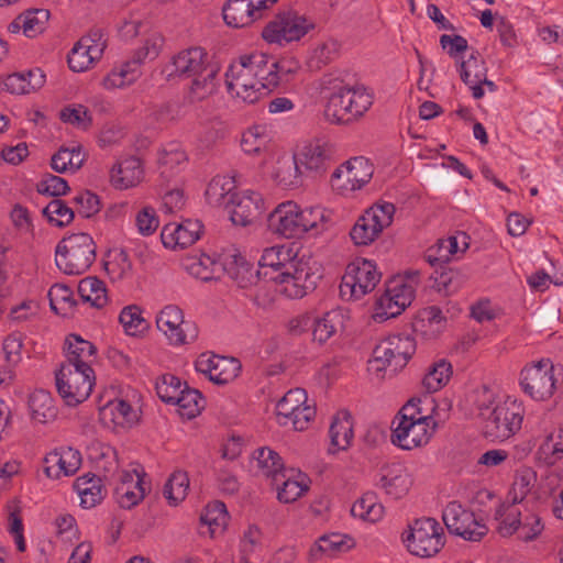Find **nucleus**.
<instances>
[{"mask_svg":"<svg viewBox=\"0 0 563 563\" xmlns=\"http://www.w3.org/2000/svg\"><path fill=\"white\" fill-rule=\"evenodd\" d=\"M334 155V146L325 140H314L309 144L305 145L302 150L294 156L291 164L287 165V169L294 167L295 178L298 175L307 172L313 176L322 175L330 166ZM286 168V165L279 167L276 177L284 185H292L294 181L287 179L285 176H280V173Z\"/></svg>","mask_w":563,"mask_h":563,"instance_id":"20e7f679","label":"nucleus"},{"mask_svg":"<svg viewBox=\"0 0 563 563\" xmlns=\"http://www.w3.org/2000/svg\"><path fill=\"white\" fill-rule=\"evenodd\" d=\"M452 375V366L445 360L433 363L422 379L427 393H435L444 387Z\"/></svg>","mask_w":563,"mask_h":563,"instance_id":"a18cd8bd","label":"nucleus"},{"mask_svg":"<svg viewBox=\"0 0 563 563\" xmlns=\"http://www.w3.org/2000/svg\"><path fill=\"white\" fill-rule=\"evenodd\" d=\"M140 75L139 66L133 65V59L125 63L121 68L113 69L104 79L103 86L107 89L120 88L133 82Z\"/></svg>","mask_w":563,"mask_h":563,"instance_id":"4d7b16f0","label":"nucleus"},{"mask_svg":"<svg viewBox=\"0 0 563 563\" xmlns=\"http://www.w3.org/2000/svg\"><path fill=\"white\" fill-rule=\"evenodd\" d=\"M49 306L57 314L68 316L77 305L73 290L62 284H55L48 291Z\"/></svg>","mask_w":563,"mask_h":563,"instance_id":"8fccbe9b","label":"nucleus"},{"mask_svg":"<svg viewBox=\"0 0 563 563\" xmlns=\"http://www.w3.org/2000/svg\"><path fill=\"white\" fill-rule=\"evenodd\" d=\"M416 351V343L409 335L394 334L382 340L373 351L369 361L375 369L389 371L395 374L404 368Z\"/></svg>","mask_w":563,"mask_h":563,"instance_id":"6e6552de","label":"nucleus"},{"mask_svg":"<svg viewBox=\"0 0 563 563\" xmlns=\"http://www.w3.org/2000/svg\"><path fill=\"white\" fill-rule=\"evenodd\" d=\"M29 409L32 420L38 423L54 421L58 413L52 395L43 389L35 390L30 395Z\"/></svg>","mask_w":563,"mask_h":563,"instance_id":"c756f323","label":"nucleus"},{"mask_svg":"<svg viewBox=\"0 0 563 563\" xmlns=\"http://www.w3.org/2000/svg\"><path fill=\"white\" fill-rule=\"evenodd\" d=\"M187 161L186 153L176 144H170L164 148L158 156V164L162 176L169 177L175 167Z\"/></svg>","mask_w":563,"mask_h":563,"instance_id":"052dcab7","label":"nucleus"},{"mask_svg":"<svg viewBox=\"0 0 563 563\" xmlns=\"http://www.w3.org/2000/svg\"><path fill=\"white\" fill-rule=\"evenodd\" d=\"M202 230V223L198 220H186L180 224L164 225L161 239L166 247L175 249L179 246L185 249L195 243Z\"/></svg>","mask_w":563,"mask_h":563,"instance_id":"b1692460","label":"nucleus"},{"mask_svg":"<svg viewBox=\"0 0 563 563\" xmlns=\"http://www.w3.org/2000/svg\"><path fill=\"white\" fill-rule=\"evenodd\" d=\"M467 279V273L460 269L449 268L441 272L435 282L439 290H444L446 294H450L456 291Z\"/></svg>","mask_w":563,"mask_h":563,"instance_id":"338daca9","label":"nucleus"},{"mask_svg":"<svg viewBox=\"0 0 563 563\" xmlns=\"http://www.w3.org/2000/svg\"><path fill=\"white\" fill-rule=\"evenodd\" d=\"M554 366L550 358L526 365L520 373V386L530 398L544 401L555 389Z\"/></svg>","mask_w":563,"mask_h":563,"instance_id":"f8f14e48","label":"nucleus"},{"mask_svg":"<svg viewBox=\"0 0 563 563\" xmlns=\"http://www.w3.org/2000/svg\"><path fill=\"white\" fill-rule=\"evenodd\" d=\"M257 275L283 285L286 296L302 298L317 287L321 271L316 261L298 257L291 249L272 246L264 250Z\"/></svg>","mask_w":563,"mask_h":563,"instance_id":"f257e3e1","label":"nucleus"},{"mask_svg":"<svg viewBox=\"0 0 563 563\" xmlns=\"http://www.w3.org/2000/svg\"><path fill=\"white\" fill-rule=\"evenodd\" d=\"M156 325L174 345L194 342L198 336L197 327L184 320L183 310L175 305L164 307L156 318Z\"/></svg>","mask_w":563,"mask_h":563,"instance_id":"dca6fc26","label":"nucleus"},{"mask_svg":"<svg viewBox=\"0 0 563 563\" xmlns=\"http://www.w3.org/2000/svg\"><path fill=\"white\" fill-rule=\"evenodd\" d=\"M218 70L219 69L213 66L210 69H206V71H202L200 75L191 77V85L188 91L190 102L202 101L216 92V77Z\"/></svg>","mask_w":563,"mask_h":563,"instance_id":"ea45409f","label":"nucleus"},{"mask_svg":"<svg viewBox=\"0 0 563 563\" xmlns=\"http://www.w3.org/2000/svg\"><path fill=\"white\" fill-rule=\"evenodd\" d=\"M373 176V167L364 157H354L340 165L332 174V189L342 196L361 189Z\"/></svg>","mask_w":563,"mask_h":563,"instance_id":"2eb2a0df","label":"nucleus"},{"mask_svg":"<svg viewBox=\"0 0 563 563\" xmlns=\"http://www.w3.org/2000/svg\"><path fill=\"white\" fill-rule=\"evenodd\" d=\"M230 214L235 225L246 227L255 222L264 212V200L256 191L234 192L231 199Z\"/></svg>","mask_w":563,"mask_h":563,"instance_id":"4be33fe9","label":"nucleus"},{"mask_svg":"<svg viewBox=\"0 0 563 563\" xmlns=\"http://www.w3.org/2000/svg\"><path fill=\"white\" fill-rule=\"evenodd\" d=\"M145 487L143 475L136 474L134 486L119 484L114 489V495L120 507L131 509L145 497Z\"/></svg>","mask_w":563,"mask_h":563,"instance_id":"de8ad7c7","label":"nucleus"},{"mask_svg":"<svg viewBox=\"0 0 563 563\" xmlns=\"http://www.w3.org/2000/svg\"><path fill=\"white\" fill-rule=\"evenodd\" d=\"M301 477V473L295 468H286V476L278 482L276 486L277 497L282 503H292L297 500L307 489L308 486L303 481L296 477Z\"/></svg>","mask_w":563,"mask_h":563,"instance_id":"a19ab883","label":"nucleus"},{"mask_svg":"<svg viewBox=\"0 0 563 563\" xmlns=\"http://www.w3.org/2000/svg\"><path fill=\"white\" fill-rule=\"evenodd\" d=\"M78 294L84 302L91 307L102 308L108 302L104 283L97 277H86L79 282Z\"/></svg>","mask_w":563,"mask_h":563,"instance_id":"79ce46f5","label":"nucleus"},{"mask_svg":"<svg viewBox=\"0 0 563 563\" xmlns=\"http://www.w3.org/2000/svg\"><path fill=\"white\" fill-rule=\"evenodd\" d=\"M185 268L194 277L202 282H209L219 278L222 272L223 262H217L207 254L200 256H190L185 262Z\"/></svg>","mask_w":563,"mask_h":563,"instance_id":"f704fd0d","label":"nucleus"},{"mask_svg":"<svg viewBox=\"0 0 563 563\" xmlns=\"http://www.w3.org/2000/svg\"><path fill=\"white\" fill-rule=\"evenodd\" d=\"M213 66L208 63V54L202 47H189L174 55L163 73L166 74L168 80L187 79L198 76Z\"/></svg>","mask_w":563,"mask_h":563,"instance_id":"6ab92c4d","label":"nucleus"},{"mask_svg":"<svg viewBox=\"0 0 563 563\" xmlns=\"http://www.w3.org/2000/svg\"><path fill=\"white\" fill-rule=\"evenodd\" d=\"M101 417L103 421L110 419L114 426L131 424L135 419L136 415L129 402L123 399H117L108 402L101 409Z\"/></svg>","mask_w":563,"mask_h":563,"instance_id":"c03bdc74","label":"nucleus"},{"mask_svg":"<svg viewBox=\"0 0 563 563\" xmlns=\"http://www.w3.org/2000/svg\"><path fill=\"white\" fill-rule=\"evenodd\" d=\"M314 416L316 408L305 404L295 409L291 415L279 418L278 423L284 427L291 426L294 430L302 431L308 428Z\"/></svg>","mask_w":563,"mask_h":563,"instance_id":"e2e57ef3","label":"nucleus"},{"mask_svg":"<svg viewBox=\"0 0 563 563\" xmlns=\"http://www.w3.org/2000/svg\"><path fill=\"white\" fill-rule=\"evenodd\" d=\"M344 327V314L341 310L333 309L320 317H313L312 338L319 344L328 342Z\"/></svg>","mask_w":563,"mask_h":563,"instance_id":"c85d7f7f","label":"nucleus"},{"mask_svg":"<svg viewBox=\"0 0 563 563\" xmlns=\"http://www.w3.org/2000/svg\"><path fill=\"white\" fill-rule=\"evenodd\" d=\"M395 206L389 202L377 203L367 209L353 225L350 235L356 245L371 244L393 222Z\"/></svg>","mask_w":563,"mask_h":563,"instance_id":"ddd939ff","label":"nucleus"},{"mask_svg":"<svg viewBox=\"0 0 563 563\" xmlns=\"http://www.w3.org/2000/svg\"><path fill=\"white\" fill-rule=\"evenodd\" d=\"M228 91L241 98L247 103L256 102L262 95L258 81L252 74L250 63L244 60V55L232 64L225 74Z\"/></svg>","mask_w":563,"mask_h":563,"instance_id":"a211bd4d","label":"nucleus"},{"mask_svg":"<svg viewBox=\"0 0 563 563\" xmlns=\"http://www.w3.org/2000/svg\"><path fill=\"white\" fill-rule=\"evenodd\" d=\"M563 428L550 432L540 444L537 459L542 466L552 468L563 460Z\"/></svg>","mask_w":563,"mask_h":563,"instance_id":"2f4dec72","label":"nucleus"},{"mask_svg":"<svg viewBox=\"0 0 563 563\" xmlns=\"http://www.w3.org/2000/svg\"><path fill=\"white\" fill-rule=\"evenodd\" d=\"M120 323L129 335H137L143 333L148 324L142 317V310L136 305L124 307L119 316Z\"/></svg>","mask_w":563,"mask_h":563,"instance_id":"603ef678","label":"nucleus"},{"mask_svg":"<svg viewBox=\"0 0 563 563\" xmlns=\"http://www.w3.org/2000/svg\"><path fill=\"white\" fill-rule=\"evenodd\" d=\"M353 545V539L347 536L340 533L324 534L311 547L309 556L311 561H317L323 554L331 556L336 552L346 551Z\"/></svg>","mask_w":563,"mask_h":563,"instance_id":"72a5a7b5","label":"nucleus"},{"mask_svg":"<svg viewBox=\"0 0 563 563\" xmlns=\"http://www.w3.org/2000/svg\"><path fill=\"white\" fill-rule=\"evenodd\" d=\"M67 181L56 175L48 174L43 177L36 185V190L41 195L51 197H60L69 191Z\"/></svg>","mask_w":563,"mask_h":563,"instance_id":"0e129e2a","label":"nucleus"},{"mask_svg":"<svg viewBox=\"0 0 563 563\" xmlns=\"http://www.w3.org/2000/svg\"><path fill=\"white\" fill-rule=\"evenodd\" d=\"M244 60L250 63L252 74L258 81L262 92H271L280 82L288 80L290 69L265 53L254 52L244 55Z\"/></svg>","mask_w":563,"mask_h":563,"instance_id":"f3484780","label":"nucleus"},{"mask_svg":"<svg viewBox=\"0 0 563 563\" xmlns=\"http://www.w3.org/2000/svg\"><path fill=\"white\" fill-rule=\"evenodd\" d=\"M526 408L522 401L506 399L498 402L493 415L483 426L485 438L505 441L514 437L522 427Z\"/></svg>","mask_w":563,"mask_h":563,"instance_id":"423d86ee","label":"nucleus"},{"mask_svg":"<svg viewBox=\"0 0 563 563\" xmlns=\"http://www.w3.org/2000/svg\"><path fill=\"white\" fill-rule=\"evenodd\" d=\"M267 141L265 126L254 125L243 133L241 146L247 154H257L266 146Z\"/></svg>","mask_w":563,"mask_h":563,"instance_id":"bf43d9fd","label":"nucleus"},{"mask_svg":"<svg viewBox=\"0 0 563 563\" xmlns=\"http://www.w3.org/2000/svg\"><path fill=\"white\" fill-rule=\"evenodd\" d=\"M189 487V478L187 473L183 471L174 472L164 486V496L169 500V504L177 505L184 500Z\"/></svg>","mask_w":563,"mask_h":563,"instance_id":"6e6d98bb","label":"nucleus"},{"mask_svg":"<svg viewBox=\"0 0 563 563\" xmlns=\"http://www.w3.org/2000/svg\"><path fill=\"white\" fill-rule=\"evenodd\" d=\"M380 279L376 265L365 258H356L345 269L340 295L345 300H357L373 291Z\"/></svg>","mask_w":563,"mask_h":563,"instance_id":"9b49d317","label":"nucleus"},{"mask_svg":"<svg viewBox=\"0 0 563 563\" xmlns=\"http://www.w3.org/2000/svg\"><path fill=\"white\" fill-rule=\"evenodd\" d=\"M75 489L80 496V505L84 508H92L106 496V489L101 479L93 474H86L78 477L74 484Z\"/></svg>","mask_w":563,"mask_h":563,"instance_id":"7c9ffc66","label":"nucleus"},{"mask_svg":"<svg viewBox=\"0 0 563 563\" xmlns=\"http://www.w3.org/2000/svg\"><path fill=\"white\" fill-rule=\"evenodd\" d=\"M542 493L553 498L552 511L559 519L563 518V485L559 468L550 470L543 478Z\"/></svg>","mask_w":563,"mask_h":563,"instance_id":"37998d69","label":"nucleus"},{"mask_svg":"<svg viewBox=\"0 0 563 563\" xmlns=\"http://www.w3.org/2000/svg\"><path fill=\"white\" fill-rule=\"evenodd\" d=\"M95 260L96 244L87 233L71 234L56 246L55 262L65 274H84Z\"/></svg>","mask_w":563,"mask_h":563,"instance_id":"7ed1b4c3","label":"nucleus"},{"mask_svg":"<svg viewBox=\"0 0 563 563\" xmlns=\"http://www.w3.org/2000/svg\"><path fill=\"white\" fill-rule=\"evenodd\" d=\"M313 21L300 15L292 9L279 11L262 32L263 38L268 43L284 46L290 42L299 41L309 31L313 30Z\"/></svg>","mask_w":563,"mask_h":563,"instance_id":"1a4fd4ad","label":"nucleus"},{"mask_svg":"<svg viewBox=\"0 0 563 563\" xmlns=\"http://www.w3.org/2000/svg\"><path fill=\"white\" fill-rule=\"evenodd\" d=\"M354 517L369 522L378 521L384 514V506L375 501L374 494H366L351 509Z\"/></svg>","mask_w":563,"mask_h":563,"instance_id":"864d4df0","label":"nucleus"},{"mask_svg":"<svg viewBox=\"0 0 563 563\" xmlns=\"http://www.w3.org/2000/svg\"><path fill=\"white\" fill-rule=\"evenodd\" d=\"M331 445L339 450H345L353 438V423L351 415L346 410H341L333 418L330 426Z\"/></svg>","mask_w":563,"mask_h":563,"instance_id":"4c0bfd02","label":"nucleus"},{"mask_svg":"<svg viewBox=\"0 0 563 563\" xmlns=\"http://www.w3.org/2000/svg\"><path fill=\"white\" fill-rule=\"evenodd\" d=\"M222 272L236 283L240 288H246L252 285L261 275L254 272L250 263H247L240 254L231 255L223 262Z\"/></svg>","mask_w":563,"mask_h":563,"instance_id":"473e14b6","label":"nucleus"},{"mask_svg":"<svg viewBox=\"0 0 563 563\" xmlns=\"http://www.w3.org/2000/svg\"><path fill=\"white\" fill-rule=\"evenodd\" d=\"M22 31L27 37H35L45 30L49 19V11L46 9H29L22 12Z\"/></svg>","mask_w":563,"mask_h":563,"instance_id":"5fc2aeb1","label":"nucleus"},{"mask_svg":"<svg viewBox=\"0 0 563 563\" xmlns=\"http://www.w3.org/2000/svg\"><path fill=\"white\" fill-rule=\"evenodd\" d=\"M407 550L419 558H431L445 544L444 530L433 518L416 519L404 534Z\"/></svg>","mask_w":563,"mask_h":563,"instance_id":"39448f33","label":"nucleus"},{"mask_svg":"<svg viewBox=\"0 0 563 563\" xmlns=\"http://www.w3.org/2000/svg\"><path fill=\"white\" fill-rule=\"evenodd\" d=\"M232 181L223 177L213 178L206 190V198L210 206L229 208L232 199Z\"/></svg>","mask_w":563,"mask_h":563,"instance_id":"09e8293b","label":"nucleus"},{"mask_svg":"<svg viewBox=\"0 0 563 563\" xmlns=\"http://www.w3.org/2000/svg\"><path fill=\"white\" fill-rule=\"evenodd\" d=\"M66 362L63 364H71L73 366L85 367L86 371L91 368V362L96 354L95 345L81 339L79 335L70 334L66 339Z\"/></svg>","mask_w":563,"mask_h":563,"instance_id":"cd10ccee","label":"nucleus"},{"mask_svg":"<svg viewBox=\"0 0 563 563\" xmlns=\"http://www.w3.org/2000/svg\"><path fill=\"white\" fill-rule=\"evenodd\" d=\"M437 426L434 418L418 419V421L411 422L398 421L393 429L391 442L404 450L424 445L429 442Z\"/></svg>","mask_w":563,"mask_h":563,"instance_id":"aec40b11","label":"nucleus"},{"mask_svg":"<svg viewBox=\"0 0 563 563\" xmlns=\"http://www.w3.org/2000/svg\"><path fill=\"white\" fill-rule=\"evenodd\" d=\"M486 74L485 63L477 53H473L468 59L460 64L461 79L470 87L475 99L484 97V89L479 86V80H485Z\"/></svg>","mask_w":563,"mask_h":563,"instance_id":"bb28decb","label":"nucleus"},{"mask_svg":"<svg viewBox=\"0 0 563 563\" xmlns=\"http://www.w3.org/2000/svg\"><path fill=\"white\" fill-rule=\"evenodd\" d=\"M307 402V394L302 388L290 389L276 405L277 421L291 415L295 409Z\"/></svg>","mask_w":563,"mask_h":563,"instance_id":"680f3d73","label":"nucleus"},{"mask_svg":"<svg viewBox=\"0 0 563 563\" xmlns=\"http://www.w3.org/2000/svg\"><path fill=\"white\" fill-rule=\"evenodd\" d=\"M81 464L78 451L67 448L55 450L44 459V472L51 478L74 475Z\"/></svg>","mask_w":563,"mask_h":563,"instance_id":"393cba45","label":"nucleus"},{"mask_svg":"<svg viewBox=\"0 0 563 563\" xmlns=\"http://www.w3.org/2000/svg\"><path fill=\"white\" fill-rule=\"evenodd\" d=\"M373 98L363 87L342 86L328 98L324 119L334 124H347L362 117L372 106Z\"/></svg>","mask_w":563,"mask_h":563,"instance_id":"f03ea898","label":"nucleus"},{"mask_svg":"<svg viewBox=\"0 0 563 563\" xmlns=\"http://www.w3.org/2000/svg\"><path fill=\"white\" fill-rule=\"evenodd\" d=\"M142 176L137 158H129L111 169V183L115 188L124 189L134 186Z\"/></svg>","mask_w":563,"mask_h":563,"instance_id":"58836bf2","label":"nucleus"},{"mask_svg":"<svg viewBox=\"0 0 563 563\" xmlns=\"http://www.w3.org/2000/svg\"><path fill=\"white\" fill-rule=\"evenodd\" d=\"M267 224L273 233L287 239L302 235L298 217V205L294 201H286L278 205L267 218Z\"/></svg>","mask_w":563,"mask_h":563,"instance_id":"5701e85b","label":"nucleus"},{"mask_svg":"<svg viewBox=\"0 0 563 563\" xmlns=\"http://www.w3.org/2000/svg\"><path fill=\"white\" fill-rule=\"evenodd\" d=\"M521 504L503 503L495 510L494 518L498 521L497 531L501 537H510L515 532L521 540L528 542L537 538L543 530L540 518L528 514L522 518Z\"/></svg>","mask_w":563,"mask_h":563,"instance_id":"0eeeda50","label":"nucleus"},{"mask_svg":"<svg viewBox=\"0 0 563 563\" xmlns=\"http://www.w3.org/2000/svg\"><path fill=\"white\" fill-rule=\"evenodd\" d=\"M255 459L263 475L271 477L274 485H278V482L286 476V468L277 452L269 448H260L255 451Z\"/></svg>","mask_w":563,"mask_h":563,"instance_id":"e433bc0d","label":"nucleus"},{"mask_svg":"<svg viewBox=\"0 0 563 563\" xmlns=\"http://www.w3.org/2000/svg\"><path fill=\"white\" fill-rule=\"evenodd\" d=\"M537 482V473L533 468L523 466L520 467L515 475V481L510 492V497L514 504H522L526 496L534 487Z\"/></svg>","mask_w":563,"mask_h":563,"instance_id":"3c124183","label":"nucleus"},{"mask_svg":"<svg viewBox=\"0 0 563 563\" xmlns=\"http://www.w3.org/2000/svg\"><path fill=\"white\" fill-rule=\"evenodd\" d=\"M90 42L89 38H80L68 54V65L73 71H85L100 58V48L89 46Z\"/></svg>","mask_w":563,"mask_h":563,"instance_id":"c9c22d12","label":"nucleus"},{"mask_svg":"<svg viewBox=\"0 0 563 563\" xmlns=\"http://www.w3.org/2000/svg\"><path fill=\"white\" fill-rule=\"evenodd\" d=\"M43 214L56 227L68 225L74 219V210L65 201L53 199L44 209Z\"/></svg>","mask_w":563,"mask_h":563,"instance_id":"13d9d810","label":"nucleus"},{"mask_svg":"<svg viewBox=\"0 0 563 563\" xmlns=\"http://www.w3.org/2000/svg\"><path fill=\"white\" fill-rule=\"evenodd\" d=\"M442 519L451 533L467 541H481L488 532L486 525L478 521L472 511L463 508L457 501L448 504L443 510Z\"/></svg>","mask_w":563,"mask_h":563,"instance_id":"4468645a","label":"nucleus"},{"mask_svg":"<svg viewBox=\"0 0 563 563\" xmlns=\"http://www.w3.org/2000/svg\"><path fill=\"white\" fill-rule=\"evenodd\" d=\"M196 369L218 385H225L238 377L241 363L234 357L202 353L195 363Z\"/></svg>","mask_w":563,"mask_h":563,"instance_id":"412c9836","label":"nucleus"},{"mask_svg":"<svg viewBox=\"0 0 563 563\" xmlns=\"http://www.w3.org/2000/svg\"><path fill=\"white\" fill-rule=\"evenodd\" d=\"M174 404L178 406V412L181 417L192 419L197 417L205 406V398L197 389L188 386L181 390Z\"/></svg>","mask_w":563,"mask_h":563,"instance_id":"49530a36","label":"nucleus"},{"mask_svg":"<svg viewBox=\"0 0 563 563\" xmlns=\"http://www.w3.org/2000/svg\"><path fill=\"white\" fill-rule=\"evenodd\" d=\"M181 390V382L174 375H164L156 384V393L166 404H174Z\"/></svg>","mask_w":563,"mask_h":563,"instance_id":"774afa93","label":"nucleus"},{"mask_svg":"<svg viewBox=\"0 0 563 563\" xmlns=\"http://www.w3.org/2000/svg\"><path fill=\"white\" fill-rule=\"evenodd\" d=\"M56 387L59 396L68 406H76L86 400L95 385L92 368L62 364L55 374Z\"/></svg>","mask_w":563,"mask_h":563,"instance_id":"9d476101","label":"nucleus"},{"mask_svg":"<svg viewBox=\"0 0 563 563\" xmlns=\"http://www.w3.org/2000/svg\"><path fill=\"white\" fill-rule=\"evenodd\" d=\"M258 0H228L222 14L225 23L233 27H243L263 16Z\"/></svg>","mask_w":563,"mask_h":563,"instance_id":"a878e982","label":"nucleus"},{"mask_svg":"<svg viewBox=\"0 0 563 563\" xmlns=\"http://www.w3.org/2000/svg\"><path fill=\"white\" fill-rule=\"evenodd\" d=\"M498 402L495 400V394L487 387L478 389L474 399V407L478 417L482 419L483 426L490 418Z\"/></svg>","mask_w":563,"mask_h":563,"instance_id":"69168bd1","label":"nucleus"}]
</instances>
